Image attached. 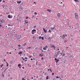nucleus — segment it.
I'll use <instances>...</instances> for the list:
<instances>
[{"label":"nucleus","instance_id":"19","mask_svg":"<svg viewBox=\"0 0 80 80\" xmlns=\"http://www.w3.org/2000/svg\"><path fill=\"white\" fill-rule=\"evenodd\" d=\"M48 32H49L50 33H52V31H51L50 30H49L48 31Z\"/></svg>","mask_w":80,"mask_h":80},{"label":"nucleus","instance_id":"9","mask_svg":"<svg viewBox=\"0 0 80 80\" xmlns=\"http://www.w3.org/2000/svg\"><path fill=\"white\" fill-rule=\"evenodd\" d=\"M7 70H8V68H6L4 71L3 72H5L7 71Z\"/></svg>","mask_w":80,"mask_h":80},{"label":"nucleus","instance_id":"12","mask_svg":"<svg viewBox=\"0 0 80 80\" xmlns=\"http://www.w3.org/2000/svg\"><path fill=\"white\" fill-rule=\"evenodd\" d=\"M71 37H73V36H74V34H73V33H71Z\"/></svg>","mask_w":80,"mask_h":80},{"label":"nucleus","instance_id":"55","mask_svg":"<svg viewBox=\"0 0 80 80\" xmlns=\"http://www.w3.org/2000/svg\"><path fill=\"white\" fill-rule=\"evenodd\" d=\"M43 55H42L41 56V57H43Z\"/></svg>","mask_w":80,"mask_h":80},{"label":"nucleus","instance_id":"3","mask_svg":"<svg viewBox=\"0 0 80 80\" xmlns=\"http://www.w3.org/2000/svg\"><path fill=\"white\" fill-rule=\"evenodd\" d=\"M21 38V35H19L18 36V39H20V38Z\"/></svg>","mask_w":80,"mask_h":80},{"label":"nucleus","instance_id":"63","mask_svg":"<svg viewBox=\"0 0 80 80\" xmlns=\"http://www.w3.org/2000/svg\"><path fill=\"white\" fill-rule=\"evenodd\" d=\"M58 54V55H59V53L58 52V54Z\"/></svg>","mask_w":80,"mask_h":80},{"label":"nucleus","instance_id":"2","mask_svg":"<svg viewBox=\"0 0 80 80\" xmlns=\"http://www.w3.org/2000/svg\"><path fill=\"white\" fill-rule=\"evenodd\" d=\"M75 17L76 18H78V14L77 13H75Z\"/></svg>","mask_w":80,"mask_h":80},{"label":"nucleus","instance_id":"27","mask_svg":"<svg viewBox=\"0 0 80 80\" xmlns=\"http://www.w3.org/2000/svg\"><path fill=\"white\" fill-rule=\"evenodd\" d=\"M42 38V37L40 36L39 38V39H41V38Z\"/></svg>","mask_w":80,"mask_h":80},{"label":"nucleus","instance_id":"14","mask_svg":"<svg viewBox=\"0 0 80 80\" xmlns=\"http://www.w3.org/2000/svg\"><path fill=\"white\" fill-rule=\"evenodd\" d=\"M65 35H63L62 37V39H64V38H65Z\"/></svg>","mask_w":80,"mask_h":80},{"label":"nucleus","instance_id":"34","mask_svg":"<svg viewBox=\"0 0 80 80\" xmlns=\"http://www.w3.org/2000/svg\"><path fill=\"white\" fill-rule=\"evenodd\" d=\"M76 27H77V26H78V24L77 23V24H76Z\"/></svg>","mask_w":80,"mask_h":80},{"label":"nucleus","instance_id":"49","mask_svg":"<svg viewBox=\"0 0 80 80\" xmlns=\"http://www.w3.org/2000/svg\"><path fill=\"white\" fill-rule=\"evenodd\" d=\"M24 62H27V60H26L25 61H24Z\"/></svg>","mask_w":80,"mask_h":80},{"label":"nucleus","instance_id":"52","mask_svg":"<svg viewBox=\"0 0 80 80\" xmlns=\"http://www.w3.org/2000/svg\"><path fill=\"white\" fill-rule=\"evenodd\" d=\"M28 23V22H25V23Z\"/></svg>","mask_w":80,"mask_h":80},{"label":"nucleus","instance_id":"31","mask_svg":"<svg viewBox=\"0 0 80 80\" xmlns=\"http://www.w3.org/2000/svg\"><path fill=\"white\" fill-rule=\"evenodd\" d=\"M42 40H44V38H43V37H42Z\"/></svg>","mask_w":80,"mask_h":80},{"label":"nucleus","instance_id":"10","mask_svg":"<svg viewBox=\"0 0 80 80\" xmlns=\"http://www.w3.org/2000/svg\"><path fill=\"white\" fill-rule=\"evenodd\" d=\"M8 18H11V16H10V15H8Z\"/></svg>","mask_w":80,"mask_h":80},{"label":"nucleus","instance_id":"24","mask_svg":"<svg viewBox=\"0 0 80 80\" xmlns=\"http://www.w3.org/2000/svg\"><path fill=\"white\" fill-rule=\"evenodd\" d=\"M65 54L64 53H63L62 55V56H63V57H64V56H65Z\"/></svg>","mask_w":80,"mask_h":80},{"label":"nucleus","instance_id":"25","mask_svg":"<svg viewBox=\"0 0 80 80\" xmlns=\"http://www.w3.org/2000/svg\"><path fill=\"white\" fill-rule=\"evenodd\" d=\"M21 66V65H20V64H19L18 65V67H20V66Z\"/></svg>","mask_w":80,"mask_h":80},{"label":"nucleus","instance_id":"41","mask_svg":"<svg viewBox=\"0 0 80 80\" xmlns=\"http://www.w3.org/2000/svg\"><path fill=\"white\" fill-rule=\"evenodd\" d=\"M28 17H26V19H28Z\"/></svg>","mask_w":80,"mask_h":80},{"label":"nucleus","instance_id":"20","mask_svg":"<svg viewBox=\"0 0 80 80\" xmlns=\"http://www.w3.org/2000/svg\"><path fill=\"white\" fill-rule=\"evenodd\" d=\"M48 76L46 77V80H48Z\"/></svg>","mask_w":80,"mask_h":80},{"label":"nucleus","instance_id":"28","mask_svg":"<svg viewBox=\"0 0 80 80\" xmlns=\"http://www.w3.org/2000/svg\"><path fill=\"white\" fill-rule=\"evenodd\" d=\"M55 60L56 61H57V60H58V59H57V58H55Z\"/></svg>","mask_w":80,"mask_h":80},{"label":"nucleus","instance_id":"39","mask_svg":"<svg viewBox=\"0 0 80 80\" xmlns=\"http://www.w3.org/2000/svg\"><path fill=\"white\" fill-rule=\"evenodd\" d=\"M59 78V77H58V76H57L56 77V78Z\"/></svg>","mask_w":80,"mask_h":80},{"label":"nucleus","instance_id":"22","mask_svg":"<svg viewBox=\"0 0 80 80\" xmlns=\"http://www.w3.org/2000/svg\"><path fill=\"white\" fill-rule=\"evenodd\" d=\"M75 29H77V26H75Z\"/></svg>","mask_w":80,"mask_h":80},{"label":"nucleus","instance_id":"15","mask_svg":"<svg viewBox=\"0 0 80 80\" xmlns=\"http://www.w3.org/2000/svg\"><path fill=\"white\" fill-rule=\"evenodd\" d=\"M58 17H60V13H58Z\"/></svg>","mask_w":80,"mask_h":80},{"label":"nucleus","instance_id":"36","mask_svg":"<svg viewBox=\"0 0 80 80\" xmlns=\"http://www.w3.org/2000/svg\"><path fill=\"white\" fill-rule=\"evenodd\" d=\"M19 8H20V9H22V8H22V7H20Z\"/></svg>","mask_w":80,"mask_h":80},{"label":"nucleus","instance_id":"60","mask_svg":"<svg viewBox=\"0 0 80 80\" xmlns=\"http://www.w3.org/2000/svg\"><path fill=\"white\" fill-rule=\"evenodd\" d=\"M32 34H34V32H32Z\"/></svg>","mask_w":80,"mask_h":80},{"label":"nucleus","instance_id":"37","mask_svg":"<svg viewBox=\"0 0 80 80\" xmlns=\"http://www.w3.org/2000/svg\"><path fill=\"white\" fill-rule=\"evenodd\" d=\"M22 80H25V79H24V78H22Z\"/></svg>","mask_w":80,"mask_h":80},{"label":"nucleus","instance_id":"4","mask_svg":"<svg viewBox=\"0 0 80 80\" xmlns=\"http://www.w3.org/2000/svg\"><path fill=\"white\" fill-rule=\"evenodd\" d=\"M8 36H9L10 37L12 38V37H13V36L11 34H8Z\"/></svg>","mask_w":80,"mask_h":80},{"label":"nucleus","instance_id":"46","mask_svg":"<svg viewBox=\"0 0 80 80\" xmlns=\"http://www.w3.org/2000/svg\"><path fill=\"white\" fill-rule=\"evenodd\" d=\"M32 18H34V15L32 16Z\"/></svg>","mask_w":80,"mask_h":80},{"label":"nucleus","instance_id":"43","mask_svg":"<svg viewBox=\"0 0 80 80\" xmlns=\"http://www.w3.org/2000/svg\"><path fill=\"white\" fill-rule=\"evenodd\" d=\"M57 56H58V54H57L56 55V57H57Z\"/></svg>","mask_w":80,"mask_h":80},{"label":"nucleus","instance_id":"44","mask_svg":"<svg viewBox=\"0 0 80 80\" xmlns=\"http://www.w3.org/2000/svg\"><path fill=\"white\" fill-rule=\"evenodd\" d=\"M60 54H61V55H62L63 54V52L60 53Z\"/></svg>","mask_w":80,"mask_h":80},{"label":"nucleus","instance_id":"23","mask_svg":"<svg viewBox=\"0 0 80 80\" xmlns=\"http://www.w3.org/2000/svg\"><path fill=\"white\" fill-rule=\"evenodd\" d=\"M18 47H21V45H20V44H19L18 45Z\"/></svg>","mask_w":80,"mask_h":80},{"label":"nucleus","instance_id":"18","mask_svg":"<svg viewBox=\"0 0 80 80\" xmlns=\"http://www.w3.org/2000/svg\"><path fill=\"white\" fill-rule=\"evenodd\" d=\"M8 26H10V27H12L13 26V25H10V24H8Z\"/></svg>","mask_w":80,"mask_h":80},{"label":"nucleus","instance_id":"40","mask_svg":"<svg viewBox=\"0 0 80 80\" xmlns=\"http://www.w3.org/2000/svg\"><path fill=\"white\" fill-rule=\"evenodd\" d=\"M34 14H35V15H37V12H34Z\"/></svg>","mask_w":80,"mask_h":80},{"label":"nucleus","instance_id":"45","mask_svg":"<svg viewBox=\"0 0 80 80\" xmlns=\"http://www.w3.org/2000/svg\"><path fill=\"white\" fill-rule=\"evenodd\" d=\"M2 77H4V75L3 74H2Z\"/></svg>","mask_w":80,"mask_h":80},{"label":"nucleus","instance_id":"17","mask_svg":"<svg viewBox=\"0 0 80 80\" xmlns=\"http://www.w3.org/2000/svg\"><path fill=\"white\" fill-rule=\"evenodd\" d=\"M27 44V43H25L24 44H22V46H25L26 45V44Z\"/></svg>","mask_w":80,"mask_h":80},{"label":"nucleus","instance_id":"11","mask_svg":"<svg viewBox=\"0 0 80 80\" xmlns=\"http://www.w3.org/2000/svg\"><path fill=\"white\" fill-rule=\"evenodd\" d=\"M5 21L3 20V19H2V20H1V22H2V23H3V22H5Z\"/></svg>","mask_w":80,"mask_h":80},{"label":"nucleus","instance_id":"7","mask_svg":"<svg viewBox=\"0 0 80 80\" xmlns=\"http://www.w3.org/2000/svg\"><path fill=\"white\" fill-rule=\"evenodd\" d=\"M47 11H48V12H50V13H51L52 11H51V10L48 9L47 10Z\"/></svg>","mask_w":80,"mask_h":80},{"label":"nucleus","instance_id":"32","mask_svg":"<svg viewBox=\"0 0 80 80\" xmlns=\"http://www.w3.org/2000/svg\"><path fill=\"white\" fill-rule=\"evenodd\" d=\"M50 72H52V70H51V69H49Z\"/></svg>","mask_w":80,"mask_h":80},{"label":"nucleus","instance_id":"26","mask_svg":"<svg viewBox=\"0 0 80 80\" xmlns=\"http://www.w3.org/2000/svg\"><path fill=\"white\" fill-rule=\"evenodd\" d=\"M43 49L44 50H46V47H44L43 48Z\"/></svg>","mask_w":80,"mask_h":80},{"label":"nucleus","instance_id":"61","mask_svg":"<svg viewBox=\"0 0 80 80\" xmlns=\"http://www.w3.org/2000/svg\"><path fill=\"white\" fill-rule=\"evenodd\" d=\"M22 68H23V69H24V67H22Z\"/></svg>","mask_w":80,"mask_h":80},{"label":"nucleus","instance_id":"5","mask_svg":"<svg viewBox=\"0 0 80 80\" xmlns=\"http://www.w3.org/2000/svg\"><path fill=\"white\" fill-rule=\"evenodd\" d=\"M55 26H54V27L53 28H51V30H54L55 29Z\"/></svg>","mask_w":80,"mask_h":80},{"label":"nucleus","instance_id":"1","mask_svg":"<svg viewBox=\"0 0 80 80\" xmlns=\"http://www.w3.org/2000/svg\"><path fill=\"white\" fill-rule=\"evenodd\" d=\"M50 46L51 48H53V47L54 49V50H55V48H56V47H55V45H53L52 44H51Z\"/></svg>","mask_w":80,"mask_h":80},{"label":"nucleus","instance_id":"21","mask_svg":"<svg viewBox=\"0 0 80 80\" xmlns=\"http://www.w3.org/2000/svg\"><path fill=\"white\" fill-rule=\"evenodd\" d=\"M75 2H78V0H74Z\"/></svg>","mask_w":80,"mask_h":80},{"label":"nucleus","instance_id":"16","mask_svg":"<svg viewBox=\"0 0 80 80\" xmlns=\"http://www.w3.org/2000/svg\"><path fill=\"white\" fill-rule=\"evenodd\" d=\"M32 32H36V30L33 29V30H32Z\"/></svg>","mask_w":80,"mask_h":80},{"label":"nucleus","instance_id":"47","mask_svg":"<svg viewBox=\"0 0 80 80\" xmlns=\"http://www.w3.org/2000/svg\"><path fill=\"white\" fill-rule=\"evenodd\" d=\"M41 60H43V58H41Z\"/></svg>","mask_w":80,"mask_h":80},{"label":"nucleus","instance_id":"6","mask_svg":"<svg viewBox=\"0 0 80 80\" xmlns=\"http://www.w3.org/2000/svg\"><path fill=\"white\" fill-rule=\"evenodd\" d=\"M21 2H22V1H17V3L18 4H20V3H21Z\"/></svg>","mask_w":80,"mask_h":80},{"label":"nucleus","instance_id":"29","mask_svg":"<svg viewBox=\"0 0 80 80\" xmlns=\"http://www.w3.org/2000/svg\"><path fill=\"white\" fill-rule=\"evenodd\" d=\"M10 63L11 64H12V63H13V61H11L10 62Z\"/></svg>","mask_w":80,"mask_h":80},{"label":"nucleus","instance_id":"48","mask_svg":"<svg viewBox=\"0 0 80 80\" xmlns=\"http://www.w3.org/2000/svg\"><path fill=\"white\" fill-rule=\"evenodd\" d=\"M64 43H66V42H67V41H65L64 42Z\"/></svg>","mask_w":80,"mask_h":80},{"label":"nucleus","instance_id":"35","mask_svg":"<svg viewBox=\"0 0 80 80\" xmlns=\"http://www.w3.org/2000/svg\"><path fill=\"white\" fill-rule=\"evenodd\" d=\"M28 49H30V48H31V47H28Z\"/></svg>","mask_w":80,"mask_h":80},{"label":"nucleus","instance_id":"58","mask_svg":"<svg viewBox=\"0 0 80 80\" xmlns=\"http://www.w3.org/2000/svg\"><path fill=\"white\" fill-rule=\"evenodd\" d=\"M4 61H5V62H6V61H5V59H4Z\"/></svg>","mask_w":80,"mask_h":80},{"label":"nucleus","instance_id":"13","mask_svg":"<svg viewBox=\"0 0 80 80\" xmlns=\"http://www.w3.org/2000/svg\"><path fill=\"white\" fill-rule=\"evenodd\" d=\"M22 52H18V54H19V55H21V54H22Z\"/></svg>","mask_w":80,"mask_h":80},{"label":"nucleus","instance_id":"33","mask_svg":"<svg viewBox=\"0 0 80 80\" xmlns=\"http://www.w3.org/2000/svg\"><path fill=\"white\" fill-rule=\"evenodd\" d=\"M39 49H40V50H42V47H41V48H39Z\"/></svg>","mask_w":80,"mask_h":80},{"label":"nucleus","instance_id":"57","mask_svg":"<svg viewBox=\"0 0 80 80\" xmlns=\"http://www.w3.org/2000/svg\"><path fill=\"white\" fill-rule=\"evenodd\" d=\"M7 67H8V64H7Z\"/></svg>","mask_w":80,"mask_h":80},{"label":"nucleus","instance_id":"50","mask_svg":"<svg viewBox=\"0 0 80 80\" xmlns=\"http://www.w3.org/2000/svg\"><path fill=\"white\" fill-rule=\"evenodd\" d=\"M0 27H2V25L1 24H0Z\"/></svg>","mask_w":80,"mask_h":80},{"label":"nucleus","instance_id":"42","mask_svg":"<svg viewBox=\"0 0 80 80\" xmlns=\"http://www.w3.org/2000/svg\"><path fill=\"white\" fill-rule=\"evenodd\" d=\"M25 59H28V58H27V57H25Z\"/></svg>","mask_w":80,"mask_h":80},{"label":"nucleus","instance_id":"56","mask_svg":"<svg viewBox=\"0 0 80 80\" xmlns=\"http://www.w3.org/2000/svg\"><path fill=\"white\" fill-rule=\"evenodd\" d=\"M31 60H33V59L32 58H31Z\"/></svg>","mask_w":80,"mask_h":80},{"label":"nucleus","instance_id":"62","mask_svg":"<svg viewBox=\"0 0 80 80\" xmlns=\"http://www.w3.org/2000/svg\"><path fill=\"white\" fill-rule=\"evenodd\" d=\"M1 68H2V65H1Z\"/></svg>","mask_w":80,"mask_h":80},{"label":"nucleus","instance_id":"8","mask_svg":"<svg viewBox=\"0 0 80 80\" xmlns=\"http://www.w3.org/2000/svg\"><path fill=\"white\" fill-rule=\"evenodd\" d=\"M43 30L45 33H47V30H45L44 28H43Z\"/></svg>","mask_w":80,"mask_h":80},{"label":"nucleus","instance_id":"64","mask_svg":"<svg viewBox=\"0 0 80 80\" xmlns=\"http://www.w3.org/2000/svg\"><path fill=\"white\" fill-rule=\"evenodd\" d=\"M2 66H3V64H2V65H1Z\"/></svg>","mask_w":80,"mask_h":80},{"label":"nucleus","instance_id":"51","mask_svg":"<svg viewBox=\"0 0 80 80\" xmlns=\"http://www.w3.org/2000/svg\"><path fill=\"white\" fill-rule=\"evenodd\" d=\"M66 48H68V47H66Z\"/></svg>","mask_w":80,"mask_h":80},{"label":"nucleus","instance_id":"30","mask_svg":"<svg viewBox=\"0 0 80 80\" xmlns=\"http://www.w3.org/2000/svg\"><path fill=\"white\" fill-rule=\"evenodd\" d=\"M59 61V60L58 59V60H57V61L56 62V63L58 62Z\"/></svg>","mask_w":80,"mask_h":80},{"label":"nucleus","instance_id":"38","mask_svg":"<svg viewBox=\"0 0 80 80\" xmlns=\"http://www.w3.org/2000/svg\"><path fill=\"white\" fill-rule=\"evenodd\" d=\"M52 75H54V73L52 72Z\"/></svg>","mask_w":80,"mask_h":80},{"label":"nucleus","instance_id":"53","mask_svg":"<svg viewBox=\"0 0 80 80\" xmlns=\"http://www.w3.org/2000/svg\"><path fill=\"white\" fill-rule=\"evenodd\" d=\"M31 57H32V56L29 57V58H31Z\"/></svg>","mask_w":80,"mask_h":80},{"label":"nucleus","instance_id":"59","mask_svg":"<svg viewBox=\"0 0 80 80\" xmlns=\"http://www.w3.org/2000/svg\"><path fill=\"white\" fill-rule=\"evenodd\" d=\"M58 52H59V53L60 52V51H59L58 52Z\"/></svg>","mask_w":80,"mask_h":80},{"label":"nucleus","instance_id":"54","mask_svg":"<svg viewBox=\"0 0 80 80\" xmlns=\"http://www.w3.org/2000/svg\"><path fill=\"white\" fill-rule=\"evenodd\" d=\"M0 17H2V14L0 15Z\"/></svg>","mask_w":80,"mask_h":80}]
</instances>
